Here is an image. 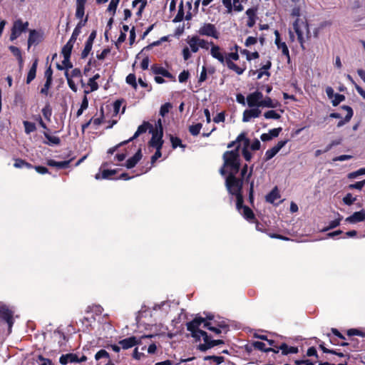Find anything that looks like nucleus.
I'll return each instance as SVG.
<instances>
[{"label": "nucleus", "instance_id": "nucleus-1", "mask_svg": "<svg viewBox=\"0 0 365 365\" xmlns=\"http://www.w3.org/2000/svg\"><path fill=\"white\" fill-rule=\"evenodd\" d=\"M187 327V330L191 332L192 337L197 340L202 339L205 341L204 344L199 346V349L201 351H205L210 348V338L202 329L210 330L216 334L227 331V325L224 320L217 319L213 317H208L207 319L196 317L188 323Z\"/></svg>", "mask_w": 365, "mask_h": 365}, {"label": "nucleus", "instance_id": "nucleus-2", "mask_svg": "<svg viewBox=\"0 0 365 365\" xmlns=\"http://www.w3.org/2000/svg\"><path fill=\"white\" fill-rule=\"evenodd\" d=\"M247 106L250 109H246L243 112L242 121L249 122L252 118H256L260 116V108H274L277 106V102L272 101L269 97L264 98L262 92L258 91L250 93L246 97Z\"/></svg>", "mask_w": 365, "mask_h": 365}, {"label": "nucleus", "instance_id": "nucleus-3", "mask_svg": "<svg viewBox=\"0 0 365 365\" xmlns=\"http://www.w3.org/2000/svg\"><path fill=\"white\" fill-rule=\"evenodd\" d=\"M223 160L224 164L220 170L221 175L237 173L240 168L239 153L237 150L225 152L223 155Z\"/></svg>", "mask_w": 365, "mask_h": 365}, {"label": "nucleus", "instance_id": "nucleus-4", "mask_svg": "<svg viewBox=\"0 0 365 365\" xmlns=\"http://www.w3.org/2000/svg\"><path fill=\"white\" fill-rule=\"evenodd\" d=\"M235 174H229L226 178V187L229 192L236 196L237 208L240 210V205L243 202L241 190L242 187V181L235 177Z\"/></svg>", "mask_w": 365, "mask_h": 365}, {"label": "nucleus", "instance_id": "nucleus-5", "mask_svg": "<svg viewBox=\"0 0 365 365\" xmlns=\"http://www.w3.org/2000/svg\"><path fill=\"white\" fill-rule=\"evenodd\" d=\"M292 28L297 36V39L301 47L304 48V44L310 35L309 25L307 20L305 18L294 20L292 22Z\"/></svg>", "mask_w": 365, "mask_h": 365}, {"label": "nucleus", "instance_id": "nucleus-6", "mask_svg": "<svg viewBox=\"0 0 365 365\" xmlns=\"http://www.w3.org/2000/svg\"><path fill=\"white\" fill-rule=\"evenodd\" d=\"M73 45L74 44L68 41L66 44L62 48L61 54L63 56V60L61 64L56 65V67L58 70H67L72 68L73 66L70 61V56Z\"/></svg>", "mask_w": 365, "mask_h": 365}, {"label": "nucleus", "instance_id": "nucleus-7", "mask_svg": "<svg viewBox=\"0 0 365 365\" xmlns=\"http://www.w3.org/2000/svg\"><path fill=\"white\" fill-rule=\"evenodd\" d=\"M163 125L162 120L159 119L156 123V130L153 131V136L150 145L155 148H161L163 145Z\"/></svg>", "mask_w": 365, "mask_h": 365}, {"label": "nucleus", "instance_id": "nucleus-8", "mask_svg": "<svg viewBox=\"0 0 365 365\" xmlns=\"http://www.w3.org/2000/svg\"><path fill=\"white\" fill-rule=\"evenodd\" d=\"M28 26L29 23L27 21L23 22L19 19L15 21L11 29L10 40L14 41L19 37L23 32L26 31Z\"/></svg>", "mask_w": 365, "mask_h": 365}, {"label": "nucleus", "instance_id": "nucleus-9", "mask_svg": "<svg viewBox=\"0 0 365 365\" xmlns=\"http://www.w3.org/2000/svg\"><path fill=\"white\" fill-rule=\"evenodd\" d=\"M236 142L238 143L239 145H242V155L247 161H250L252 158V153L248 150L250 146V140L245 136V133H241L237 138Z\"/></svg>", "mask_w": 365, "mask_h": 365}, {"label": "nucleus", "instance_id": "nucleus-10", "mask_svg": "<svg viewBox=\"0 0 365 365\" xmlns=\"http://www.w3.org/2000/svg\"><path fill=\"white\" fill-rule=\"evenodd\" d=\"M200 35L212 37L215 39L219 38V32L216 29L215 26L212 24H204L198 30Z\"/></svg>", "mask_w": 365, "mask_h": 365}, {"label": "nucleus", "instance_id": "nucleus-11", "mask_svg": "<svg viewBox=\"0 0 365 365\" xmlns=\"http://www.w3.org/2000/svg\"><path fill=\"white\" fill-rule=\"evenodd\" d=\"M86 360L87 357L85 355L79 357L77 354L70 353L62 355L59 359V362L65 365L68 363H80Z\"/></svg>", "mask_w": 365, "mask_h": 365}, {"label": "nucleus", "instance_id": "nucleus-12", "mask_svg": "<svg viewBox=\"0 0 365 365\" xmlns=\"http://www.w3.org/2000/svg\"><path fill=\"white\" fill-rule=\"evenodd\" d=\"M151 336H143L140 339L135 336H131L120 341L119 344L124 349H128L134 346L136 344H140L143 339H148Z\"/></svg>", "mask_w": 365, "mask_h": 365}, {"label": "nucleus", "instance_id": "nucleus-13", "mask_svg": "<svg viewBox=\"0 0 365 365\" xmlns=\"http://www.w3.org/2000/svg\"><path fill=\"white\" fill-rule=\"evenodd\" d=\"M275 35V40L274 43L278 48V50H280L284 56H286L288 61H290V56H289V51L288 49V47L285 42L282 41L279 36V33L278 31H274Z\"/></svg>", "mask_w": 365, "mask_h": 365}, {"label": "nucleus", "instance_id": "nucleus-14", "mask_svg": "<svg viewBox=\"0 0 365 365\" xmlns=\"http://www.w3.org/2000/svg\"><path fill=\"white\" fill-rule=\"evenodd\" d=\"M365 220V210H361L358 212H354L351 215L346 218V222L355 224L359 222H362Z\"/></svg>", "mask_w": 365, "mask_h": 365}, {"label": "nucleus", "instance_id": "nucleus-15", "mask_svg": "<svg viewBox=\"0 0 365 365\" xmlns=\"http://www.w3.org/2000/svg\"><path fill=\"white\" fill-rule=\"evenodd\" d=\"M280 194L277 187H274L268 195L266 196V201L274 205H278L282 202L280 200Z\"/></svg>", "mask_w": 365, "mask_h": 365}, {"label": "nucleus", "instance_id": "nucleus-16", "mask_svg": "<svg viewBox=\"0 0 365 365\" xmlns=\"http://www.w3.org/2000/svg\"><path fill=\"white\" fill-rule=\"evenodd\" d=\"M210 54L214 58L218 60L221 63H225V56L221 51V48L215 45L213 43H210Z\"/></svg>", "mask_w": 365, "mask_h": 365}, {"label": "nucleus", "instance_id": "nucleus-17", "mask_svg": "<svg viewBox=\"0 0 365 365\" xmlns=\"http://www.w3.org/2000/svg\"><path fill=\"white\" fill-rule=\"evenodd\" d=\"M226 65L230 70L234 71L238 75L242 74L247 68L245 63L241 66H237L234 62L230 61H226Z\"/></svg>", "mask_w": 365, "mask_h": 365}, {"label": "nucleus", "instance_id": "nucleus-18", "mask_svg": "<svg viewBox=\"0 0 365 365\" xmlns=\"http://www.w3.org/2000/svg\"><path fill=\"white\" fill-rule=\"evenodd\" d=\"M246 15L247 16V26L252 28L256 23V10L255 9H249L246 11Z\"/></svg>", "mask_w": 365, "mask_h": 365}, {"label": "nucleus", "instance_id": "nucleus-19", "mask_svg": "<svg viewBox=\"0 0 365 365\" xmlns=\"http://www.w3.org/2000/svg\"><path fill=\"white\" fill-rule=\"evenodd\" d=\"M99 78H100V75L97 73L88 80L87 86L89 88V89L85 90L84 92L86 94H88L90 92L95 91L98 88V85L96 82V80L98 79Z\"/></svg>", "mask_w": 365, "mask_h": 365}, {"label": "nucleus", "instance_id": "nucleus-20", "mask_svg": "<svg viewBox=\"0 0 365 365\" xmlns=\"http://www.w3.org/2000/svg\"><path fill=\"white\" fill-rule=\"evenodd\" d=\"M153 72L156 75H161L164 77L173 78V75L165 68L158 66H153L151 68Z\"/></svg>", "mask_w": 365, "mask_h": 365}, {"label": "nucleus", "instance_id": "nucleus-21", "mask_svg": "<svg viewBox=\"0 0 365 365\" xmlns=\"http://www.w3.org/2000/svg\"><path fill=\"white\" fill-rule=\"evenodd\" d=\"M142 154L140 150H139L132 158L126 161L125 166L127 168H133L141 159Z\"/></svg>", "mask_w": 365, "mask_h": 365}, {"label": "nucleus", "instance_id": "nucleus-22", "mask_svg": "<svg viewBox=\"0 0 365 365\" xmlns=\"http://www.w3.org/2000/svg\"><path fill=\"white\" fill-rule=\"evenodd\" d=\"M0 316L3 319H4L7 322L9 325V329H11V326L13 324L11 312L9 311V309H2L1 310H0Z\"/></svg>", "mask_w": 365, "mask_h": 365}, {"label": "nucleus", "instance_id": "nucleus-23", "mask_svg": "<svg viewBox=\"0 0 365 365\" xmlns=\"http://www.w3.org/2000/svg\"><path fill=\"white\" fill-rule=\"evenodd\" d=\"M115 173L116 171L115 170H103L96 173L95 178L96 180L110 179L112 175L115 174Z\"/></svg>", "mask_w": 365, "mask_h": 365}, {"label": "nucleus", "instance_id": "nucleus-24", "mask_svg": "<svg viewBox=\"0 0 365 365\" xmlns=\"http://www.w3.org/2000/svg\"><path fill=\"white\" fill-rule=\"evenodd\" d=\"M152 128V125L148 123V122H144L142 125H140L136 132L135 133L134 135L130 138L128 141H130L132 140L134 138H136L138 136H139L140 134L143 133H145L146 130L148 129V128Z\"/></svg>", "mask_w": 365, "mask_h": 365}, {"label": "nucleus", "instance_id": "nucleus-25", "mask_svg": "<svg viewBox=\"0 0 365 365\" xmlns=\"http://www.w3.org/2000/svg\"><path fill=\"white\" fill-rule=\"evenodd\" d=\"M247 0H232V12H241L244 10L243 4H246Z\"/></svg>", "mask_w": 365, "mask_h": 365}, {"label": "nucleus", "instance_id": "nucleus-26", "mask_svg": "<svg viewBox=\"0 0 365 365\" xmlns=\"http://www.w3.org/2000/svg\"><path fill=\"white\" fill-rule=\"evenodd\" d=\"M187 42L189 45V47L190 48V51L193 53H196L199 50V46H198V41H197V36H194L190 38H188L187 40Z\"/></svg>", "mask_w": 365, "mask_h": 365}, {"label": "nucleus", "instance_id": "nucleus-27", "mask_svg": "<svg viewBox=\"0 0 365 365\" xmlns=\"http://www.w3.org/2000/svg\"><path fill=\"white\" fill-rule=\"evenodd\" d=\"M240 210L238 211L244 216V217L248 220H251L254 218V214L252 211L246 206H243L242 203L240 205Z\"/></svg>", "mask_w": 365, "mask_h": 365}, {"label": "nucleus", "instance_id": "nucleus-28", "mask_svg": "<svg viewBox=\"0 0 365 365\" xmlns=\"http://www.w3.org/2000/svg\"><path fill=\"white\" fill-rule=\"evenodd\" d=\"M41 35L35 30H31L28 39L29 46L38 43L40 41Z\"/></svg>", "mask_w": 365, "mask_h": 365}, {"label": "nucleus", "instance_id": "nucleus-29", "mask_svg": "<svg viewBox=\"0 0 365 365\" xmlns=\"http://www.w3.org/2000/svg\"><path fill=\"white\" fill-rule=\"evenodd\" d=\"M146 5V0H134L132 3L133 8H138L137 14L140 15Z\"/></svg>", "mask_w": 365, "mask_h": 365}, {"label": "nucleus", "instance_id": "nucleus-30", "mask_svg": "<svg viewBox=\"0 0 365 365\" xmlns=\"http://www.w3.org/2000/svg\"><path fill=\"white\" fill-rule=\"evenodd\" d=\"M36 68H37V61H36L31 68H30L27 78H26V83H29L31 81H33L36 77Z\"/></svg>", "mask_w": 365, "mask_h": 365}, {"label": "nucleus", "instance_id": "nucleus-31", "mask_svg": "<svg viewBox=\"0 0 365 365\" xmlns=\"http://www.w3.org/2000/svg\"><path fill=\"white\" fill-rule=\"evenodd\" d=\"M253 346H255V348H256L259 350H262V351H272L275 353H278V351H275V349H274L267 347L266 344L264 342H262V341H255L253 343Z\"/></svg>", "mask_w": 365, "mask_h": 365}, {"label": "nucleus", "instance_id": "nucleus-32", "mask_svg": "<svg viewBox=\"0 0 365 365\" xmlns=\"http://www.w3.org/2000/svg\"><path fill=\"white\" fill-rule=\"evenodd\" d=\"M344 108L347 110V114L344 120H340L338 123V124H337L338 127H341L346 123L349 122L353 115V111L350 107L345 106Z\"/></svg>", "mask_w": 365, "mask_h": 365}, {"label": "nucleus", "instance_id": "nucleus-33", "mask_svg": "<svg viewBox=\"0 0 365 365\" xmlns=\"http://www.w3.org/2000/svg\"><path fill=\"white\" fill-rule=\"evenodd\" d=\"M290 16L292 18L294 19V20L304 18L301 15V8L299 6H295L292 9Z\"/></svg>", "mask_w": 365, "mask_h": 365}, {"label": "nucleus", "instance_id": "nucleus-34", "mask_svg": "<svg viewBox=\"0 0 365 365\" xmlns=\"http://www.w3.org/2000/svg\"><path fill=\"white\" fill-rule=\"evenodd\" d=\"M68 161H61V162H56L53 160H49L47 163V164L50 166L53 167H57L58 168H66L68 165Z\"/></svg>", "mask_w": 365, "mask_h": 365}, {"label": "nucleus", "instance_id": "nucleus-35", "mask_svg": "<svg viewBox=\"0 0 365 365\" xmlns=\"http://www.w3.org/2000/svg\"><path fill=\"white\" fill-rule=\"evenodd\" d=\"M88 98H87L86 94L82 100L81 107L77 111V116L78 117V116L81 115L82 113H83V111L88 108Z\"/></svg>", "mask_w": 365, "mask_h": 365}, {"label": "nucleus", "instance_id": "nucleus-36", "mask_svg": "<svg viewBox=\"0 0 365 365\" xmlns=\"http://www.w3.org/2000/svg\"><path fill=\"white\" fill-rule=\"evenodd\" d=\"M119 0H111L108 7L107 9L108 12L110 14L111 16H113L116 11V9L118 4H119Z\"/></svg>", "mask_w": 365, "mask_h": 365}, {"label": "nucleus", "instance_id": "nucleus-37", "mask_svg": "<svg viewBox=\"0 0 365 365\" xmlns=\"http://www.w3.org/2000/svg\"><path fill=\"white\" fill-rule=\"evenodd\" d=\"M92 45L93 44H92L91 36H89V38L85 45V48H84L83 51H82V57L83 58H85L88 56L89 52L91 51Z\"/></svg>", "mask_w": 365, "mask_h": 365}, {"label": "nucleus", "instance_id": "nucleus-38", "mask_svg": "<svg viewBox=\"0 0 365 365\" xmlns=\"http://www.w3.org/2000/svg\"><path fill=\"white\" fill-rule=\"evenodd\" d=\"M9 50L11 51V53L18 58L20 65L22 64L23 60L21 57V51L17 47L11 46L9 47Z\"/></svg>", "mask_w": 365, "mask_h": 365}, {"label": "nucleus", "instance_id": "nucleus-39", "mask_svg": "<svg viewBox=\"0 0 365 365\" xmlns=\"http://www.w3.org/2000/svg\"><path fill=\"white\" fill-rule=\"evenodd\" d=\"M264 116L266 119H279L280 118V115L274 110L265 112Z\"/></svg>", "mask_w": 365, "mask_h": 365}, {"label": "nucleus", "instance_id": "nucleus-40", "mask_svg": "<svg viewBox=\"0 0 365 365\" xmlns=\"http://www.w3.org/2000/svg\"><path fill=\"white\" fill-rule=\"evenodd\" d=\"M279 151L274 147L267 150L265 153V160H269L274 157Z\"/></svg>", "mask_w": 365, "mask_h": 365}, {"label": "nucleus", "instance_id": "nucleus-41", "mask_svg": "<svg viewBox=\"0 0 365 365\" xmlns=\"http://www.w3.org/2000/svg\"><path fill=\"white\" fill-rule=\"evenodd\" d=\"M126 83L132 86L133 88L137 89L138 84L134 74L130 73L126 77Z\"/></svg>", "mask_w": 365, "mask_h": 365}, {"label": "nucleus", "instance_id": "nucleus-42", "mask_svg": "<svg viewBox=\"0 0 365 365\" xmlns=\"http://www.w3.org/2000/svg\"><path fill=\"white\" fill-rule=\"evenodd\" d=\"M356 200V197H354L351 193L346 194L343 197V202L346 205H351Z\"/></svg>", "mask_w": 365, "mask_h": 365}, {"label": "nucleus", "instance_id": "nucleus-43", "mask_svg": "<svg viewBox=\"0 0 365 365\" xmlns=\"http://www.w3.org/2000/svg\"><path fill=\"white\" fill-rule=\"evenodd\" d=\"M65 76L66 77L68 84L70 88L73 91H76L77 86H76L75 82L73 81V79L71 78V76H69V73H68V69L66 70Z\"/></svg>", "mask_w": 365, "mask_h": 365}, {"label": "nucleus", "instance_id": "nucleus-44", "mask_svg": "<svg viewBox=\"0 0 365 365\" xmlns=\"http://www.w3.org/2000/svg\"><path fill=\"white\" fill-rule=\"evenodd\" d=\"M24 125L25 128V132L27 134H29L30 133L34 132L36 130V125L33 123L29 121H24Z\"/></svg>", "mask_w": 365, "mask_h": 365}, {"label": "nucleus", "instance_id": "nucleus-45", "mask_svg": "<svg viewBox=\"0 0 365 365\" xmlns=\"http://www.w3.org/2000/svg\"><path fill=\"white\" fill-rule=\"evenodd\" d=\"M201 128H202V124L197 123V124L190 126L189 130L192 135H197L199 134Z\"/></svg>", "mask_w": 365, "mask_h": 365}, {"label": "nucleus", "instance_id": "nucleus-46", "mask_svg": "<svg viewBox=\"0 0 365 365\" xmlns=\"http://www.w3.org/2000/svg\"><path fill=\"white\" fill-rule=\"evenodd\" d=\"M172 108V105L170 103H166L160 107V115L164 117Z\"/></svg>", "mask_w": 365, "mask_h": 365}, {"label": "nucleus", "instance_id": "nucleus-47", "mask_svg": "<svg viewBox=\"0 0 365 365\" xmlns=\"http://www.w3.org/2000/svg\"><path fill=\"white\" fill-rule=\"evenodd\" d=\"M42 113H43V117L48 120H51V113H52V111H51V107L47 105L43 109H42Z\"/></svg>", "mask_w": 365, "mask_h": 365}, {"label": "nucleus", "instance_id": "nucleus-48", "mask_svg": "<svg viewBox=\"0 0 365 365\" xmlns=\"http://www.w3.org/2000/svg\"><path fill=\"white\" fill-rule=\"evenodd\" d=\"M344 96L341 94L335 93L332 98V104L336 106L344 100Z\"/></svg>", "mask_w": 365, "mask_h": 365}, {"label": "nucleus", "instance_id": "nucleus-49", "mask_svg": "<svg viewBox=\"0 0 365 365\" xmlns=\"http://www.w3.org/2000/svg\"><path fill=\"white\" fill-rule=\"evenodd\" d=\"M212 359L216 364H220L224 361V358L222 356H207L204 358V360H210Z\"/></svg>", "mask_w": 365, "mask_h": 365}, {"label": "nucleus", "instance_id": "nucleus-50", "mask_svg": "<svg viewBox=\"0 0 365 365\" xmlns=\"http://www.w3.org/2000/svg\"><path fill=\"white\" fill-rule=\"evenodd\" d=\"M365 175V168H361L355 172L350 173L348 175V178L349 179H353V178H356L359 175Z\"/></svg>", "mask_w": 365, "mask_h": 365}, {"label": "nucleus", "instance_id": "nucleus-51", "mask_svg": "<svg viewBox=\"0 0 365 365\" xmlns=\"http://www.w3.org/2000/svg\"><path fill=\"white\" fill-rule=\"evenodd\" d=\"M239 59V54L237 52H232L227 54L226 57H225V63H226V61H237Z\"/></svg>", "mask_w": 365, "mask_h": 365}, {"label": "nucleus", "instance_id": "nucleus-52", "mask_svg": "<svg viewBox=\"0 0 365 365\" xmlns=\"http://www.w3.org/2000/svg\"><path fill=\"white\" fill-rule=\"evenodd\" d=\"M14 166L17 168H21L24 166H26L29 168H31V165L30 164L26 163L25 161H24L22 160H19V159L16 160V161L14 164Z\"/></svg>", "mask_w": 365, "mask_h": 365}, {"label": "nucleus", "instance_id": "nucleus-53", "mask_svg": "<svg viewBox=\"0 0 365 365\" xmlns=\"http://www.w3.org/2000/svg\"><path fill=\"white\" fill-rule=\"evenodd\" d=\"M84 6L81 5H76V16L78 19H82L84 16Z\"/></svg>", "mask_w": 365, "mask_h": 365}, {"label": "nucleus", "instance_id": "nucleus-54", "mask_svg": "<svg viewBox=\"0 0 365 365\" xmlns=\"http://www.w3.org/2000/svg\"><path fill=\"white\" fill-rule=\"evenodd\" d=\"M340 220H341L340 219H336V220H334L330 222L329 227H327V228L323 229L322 232L327 231V230H329L330 229H333V228L339 226V224H340Z\"/></svg>", "mask_w": 365, "mask_h": 365}, {"label": "nucleus", "instance_id": "nucleus-55", "mask_svg": "<svg viewBox=\"0 0 365 365\" xmlns=\"http://www.w3.org/2000/svg\"><path fill=\"white\" fill-rule=\"evenodd\" d=\"M365 185V180L362 181L357 182L354 184H351L349 185V188L350 189H357V190H361L362 187Z\"/></svg>", "mask_w": 365, "mask_h": 365}, {"label": "nucleus", "instance_id": "nucleus-56", "mask_svg": "<svg viewBox=\"0 0 365 365\" xmlns=\"http://www.w3.org/2000/svg\"><path fill=\"white\" fill-rule=\"evenodd\" d=\"M189 78V72L187 71H182L178 76V80L180 83H183Z\"/></svg>", "mask_w": 365, "mask_h": 365}, {"label": "nucleus", "instance_id": "nucleus-57", "mask_svg": "<svg viewBox=\"0 0 365 365\" xmlns=\"http://www.w3.org/2000/svg\"><path fill=\"white\" fill-rule=\"evenodd\" d=\"M197 41H198L199 48H205V49L209 48L210 43L207 41H205L202 38H200L199 36H197Z\"/></svg>", "mask_w": 365, "mask_h": 365}, {"label": "nucleus", "instance_id": "nucleus-58", "mask_svg": "<svg viewBox=\"0 0 365 365\" xmlns=\"http://www.w3.org/2000/svg\"><path fill=\"white\" fill-rule=\"evenodd\" d=\"M348 334L350 335V336L357 335V336H361L362 337L365 336V333H364V332H362L360 330L356 329H349L348 331Z\"/></svg>", "mask_w": 365, "mask_h": 365}, {"label": "nucleus", "instance_id": "nucleus-59", "mask_svg": "<svg viewBox=\"0 0 365 365\" xmlns=\"http://www.w3.org/2000/svg\"><path fill=\"white\" fill-rule=\"evenodd\" d=\"M261 143L259 140L255 139L251 144L250 143L249 148L252 150H257L260 148Z\"/></svg>", "mask_w": 365, "mask_h": 365}, {"label": "nucleus", "instance_id": "nucleus-60", "mask_svg": "<svg viewBox=\"0 0 365 365\" xmlns=\"http://www.w3.org/2000/svg\"><path fill=\"white\" fill-rule=\"evenodd\" d=\"M257 42V38L253 36H249L245 41V46L249 47L252 45L255 44Z\"/></svg>", "mask_w": 365, "mask_h": 365}, {"label": "nucleus", "instance_id": "nucleus-61", "mask_svg": "<svg viewBox=\"0 0 365 365\" xmlns=\"http://www.w3.org/2000/svg\"><path fill=\"white\" fill-rule=\"evenodd\" d=\"M108 356H109L108 353L106 351L103 350V349L98 351L95 355V358L96 360H98L103 357H108Z\"/></svg>", "mask_w": 365, "mask_h": 365}, {"label": "nucleus", "instance_id": "nucleus-62", "mask_svg": "<svg viewBox=\"0 0 365 365\" xmlns=\"http://www.w3.org/2000/svg\"><path fill=\"white\" fill-rule=\"evenodd\" d=\"M69 76H71V78L73 79V78H80L81 77V71L78 68H75L72 70L71 72L68 71Z\"/></svg>", "mask_w": 365, "mask_h": 365}, {"label": "nucleus", "instance_id": "nucleus-63", "mask_svg": "<svg viewBox=\"0 0 365 365\" xmlns=\"http://www.w3.org/2000/svg\"><path fill=\"white\" fill-rule=\"evenodd\" d=\"M225 120V113L221 112L218 113L214 118L213 121L216 123L223 122Z\"/></svg>", "mask_w": 365, "mask_h": 365}, {"label": "nucleus", "instance_id": "nucleus-64", "mask_svg": "<svg viewBox=\"0 0 365 365\" xmlns=\"http://www.w3.org/2000/svg\"><path fill=\"white\" fill-rule=\"evenodd\" d=\"M170 141L174 148H177L178 146H181V140L178 138L171 136Z\"/></svg>", "mask_w": 365, "mask_h": 365}]
</instances>
